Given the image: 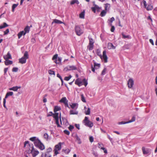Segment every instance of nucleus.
I'll return each mask as SVG.
<instances>
[{
  "label": "nucleus",
  "instance_id": "1",
  "mask_svg": "<svg viewBox=\"0 0 157 157\" xmlns=\"http://www.w3.org/2000/svg\"><path fill=\"white\" fill-rule=\"evenodd\" d=\"M29 140L33 142L35 146L40 150H43L45 149L44 146L38 138L36 137H33L30 138Z\"/></svg>",
  "mask_w": 157,
  "mask_h": 157
},
{
  "label": "nucleus",
  "instance_id": "2",
  "mask_svg": "<svg viewBox=\"0 0 157 157\" xmlns=\"http://www.w3.org/2000/svg\"><path fill=\"white\" fill-rule=\"evenodd\" d=\"M96 53L98 56H100L101 59H103L104 60L105 63H107V62L108 58L106 55V51L105 50L103 51L102 56L101 54L100 51L98 49L97 50Z\"/></svg>",
  "mask_w": 157,
  "mask_h": 157
},
{
  "label": "nucleus",
  "instance_id": "3",
  "mask_svg": "<svg viewBox=\"0 0 157 157\" xmlns=\"http://www.w3.org/2000/svg\"><path fill=\"white\" fill-rule=\"evenodd\" d=\"M75 29L76 33L79 36L83 34L84 32L83 27L79 25H75Z\"/></svg>",
  "mask_w": 157,
  "mask_h": 157
},
{
  "label": "nucleus",
  "instance_id": "4",
  "mask_svg": "<svg viewBox=\"0 0 157 157\" xmlns=\"http://www.w3.org/2000/svg\"><path fill=\"white\" fill-rule=\"evenodd\" d=\"M29 58V55L27 51H25L24 53V56L19 59V62L21 64L26 63V60Z\"/></svg>",
  "mask_w": 157,
  "mask_h": 157
},
{
  "label": "nucleus",
  "instance_id": "5",
  "mask_svg": "<svg viewBox=\"0 0 157 157\" xmlns=\"http://www.w3.org/2000/svg\"><path fill=\"white\" fill-rule=\"evenodd\" d=\"M63 144V143L59 142L55 146L54 151L55 155H56L59 153L58 151L61 149L62 145Z\"/></svg>",
  "mask_w": 157,
  "mask_h": 157
},
{
  "label": "nucleus",
  "instance_id": "6",
  "mask_svg": "<svg viewBox=\"0 0 157 157\" xmlns=\"http://www.w3.org/2000/svg\"><path fill=\"white\" fill-rule=\"evenodd\" d=\"M83 122L84 125L86 126L91 128L93 126V123L88 120V117H85Z\"/></svg>",
  "mask_w": 157,
  "mask_h": 157
},
{
  "label": "nucleus",
  "instance_id": "7",
  "mask_svg": "<svg viewBox=\"0 0 157 157\" xmlns=\"http://www.w3.org/2000/svg\"><path fill=\"white\" fill-rule=\"evenodd\" d=\"M142 3L144 4V7L147 10H152L153 8L152 5L151 4H149L147 6L146 2L145 0L143 1Z\"/></svg>",
  "mask_w": 157,
  "mask_h": 157
},
{
  "label": "nucleus",
  "instance_id": "8",
  "mask_svg": "<svg viewBox=\"0 0 157 157\" xmlns=\"http://www.w3.org/2000/svg\"><path fill=\"white\" fill-rule=\"evenodd\" d=\"M142 150L143 153L144 155L150 154L151 152V150L149 148H146L144 147H142Z\"/></svg>",
  "mask_w": 157,
  "mask_h": 157
},
{
  "label": "nucleus",
  "instance_id": "9",
  "mask_svg": "<svg viewBox=\"0 0 157 157\" xmlns=\"http://www.w3.org/2000/svg\"><path fill=\"white\" fill-rule=\"evenodd\" d=\"M77 69V68L75 66H68L64 68V70L66 71L71 70H76Z\"/></svg>",
  "mask_w": 157,
  "mask_h": 157
},
{
  "label": "nucleus",
  "instance_id": "10",
  "mask_svg": "<svg viewBox=\"0 0 157 157\" xmlns=\"http://www.w3.org/2000/svg\"><path fill=\"white\" fill-rule=\"evenodd\" d=\"M94 7H92L91 8V10H92L94 13H95L96 11H97L98 12H99L100 11V10L101 9V7H100L98 5H96V4H94Z\"/></svg>",
  "mask_w": 157,
  "mask_h": 157
},
{
  "label": "nucleus",
  "instance_id": "11",
  "mask_svg": "<svg viewBox=\"0 0 157 157\" xmlns=\"http://www.w3.org/2000/svg\"><path fill=\"white\" fill-rule=\"evenodd\" d=\"M93 40H90L89 45L87 46V48L89 50H92L93 48L94 42Z\"/></svg>",
  "mask_w": 157,
  "mask_h": 157
},
{
  "label": "nucleus",
  "instance_id": "12",
  "mask_svg": "<svg viewBox=\"0 0 157 157\" xmlns=\"http://www.w3.org/2000/svg\"><path fill=\"white\" fill-rule=\"evenodd\" d=\"M127 85L128 87L131 88L133 87L134 85V81L133 79L132 78H130L128 82Z\"/></svg>",
  "mask_w": 157,
  "mask_h": 157
},
{
  "label": "nucleus",
  "instance_id": "13",
  "mask_svg": "<svg viewBox=\"0 0 157 157\" xmlns=\"http://www.w3.org/2000/svg\"><path fill=\"white\" fill-rule=\"evenodd\" d=\"M31 152L33 157H35L39 153V151L37 150H36L33 147L32 148Z\"/></svg>",
  "mask_w": 157,
  "mask_h": 157
},
{
  "label": "nucleus",
  "instance_id": "14",
  "mask_svg": "<svg viewBox=\"0 0 157 157\" xmlns=\"http://www.w3.org/2000/svg\"><path fill=\"white\" fill-rule=\"evenodd\" d=\"M75 84L77 85L79 87L83 85L82 82L79 78L77 79L75 81Z\"/></svg>",
  "mask_w": 157,
  "mask_h": 157
},
{
  "label": "nucleus",
  "instance_id": "15",
  "mask_svg": "<svg viewBox=\"0 0 157 157\" xmlns=\"http://www.w3.org/2000/svg\"><path fill=\"white\" fill-rule=\"evenodd\" d=\"M3 57L5 60L12 59L11 56L9 52H8L6 55H4Z\"/></svg>",
  "mask_w": 157,
  "mask_h": 157
},
{
  "label": "nucleus",
  "instance_id": "16",
  "mask_svg": "<svg viewBox=\"0 0 157 157\" xmlns=\"http://www.w3.org/2000/svg\"><path fill=\"white\" fill-rule=\"evenodd\" d=\"M70 106L72 109H77L78 107V104L77 103H73L70 104Z\"/></svg>",
  "mask_w": 157,
  "mask_h": 157
},
{
  "label": "nucleus",
  "instance_id": "17",
  "mask_svg": "<svg viewBox=\"0 0 157 157\" xmlns=\"http://www.w3.org/2000/svg\"><path fill=\"white\" fill-rule=\"evenodd\" d=\"M74 137L76 139L75 141L77 142V143L78 144H80L82 143V141L80 138L77 134L74 136Z\"/></svg>",
  "mask_w": 157,
  "mask_h": 157
},
{
  "label": "nucleus",
  "instance_id": "18",
  "mask_svg": "<svg viewBox=\"0 0 157 157\" xmlns=\"http://www.w3.org/2000/svg\"><path fill=\"white\" fill-rule=\"evenodd\" d=\"M21 87L20 86H13L12 87L10 88H9V90H13L14 91H17V90L19 89H20L21 88Z\"/></svg>",
  "mask_w": 157,
  "mask_h": 157
},
{
  "label": "nucleus",
  "instance_id": "19",
  "mask_svg": "<svg viewBox=\"0 0 157 157\" xmlns=\"http://www.w3.org/2000/svg\"><path fill=\"white\" fill-rule=\"evenodd\" d=\"M78 113V112L76 110V109L71 110L70 111V114L71 115H77Z\"/></svg>",
  "mask_w": 157,
  "mask_h": 157
},
{
  "label": "nucleus",
  "instance_id": "20",
  "mask_svg": "<svg viewBox=\"0 0 157 157\" xmlns=\"http://www.w3.org/2000/svg\"><path fill=\"white\" fill-rule=\"evenodd\" d=\"M68 101L67 100L66 98L65 97H63L59 101V102L61 103H63L65 104L67 102H68Z\"/></svg>",
  "mask_w": 157,
  "mask_h": 157
},
{
  "label": "nucleus",
  "instance_id": "21",
  "mask_svg": "<svg viewBox=\"0 0 157 157\" xmlns=\"http://www.w3.org/2000/svg\"><path fill=\"white\" fill-rule=\"evenodd\" d=\"M30 28L28 26H26L24 29V32L25 33V34H26L27 33H29L30 30Z\"/></svg>",
  "mask_w": 157,
  "mask_h": 157
},
{
  "label": "nucleus",
  "instance_id": "22",
  "mask_svg": "<svg viewBox=\"0 0 157 157\" xmlns=\"http://www.w3.org/2000/svg\"><path fill=\"white\" fill-rule=\"evenodd\" d=\"M5 64L6 65H9L12 64L13 63V61L9 59L5 60Z\"/></svg>",
  "mask_w": 157,
  "mask_h": 157
},
{
  "label": "nucleus",
  "instance_id": "23",
  "mask_svg": "<svg viewBox=\"0 0 157 157\" xmlns=\"http://www.w3.org/2000/svg\"><path fill=\"white\" fill-rule=\"evenodd\" d=\"M13 94V92L12 91L9 92L7 93L4 99H6L9 96H12Z\"/></svg>",
  "mask_w": 157,
  "mask_h": 157
},
{
  "label": "nucleus",
  "instance_id": "24",
  "mask_svg": "<svg viewBox=\"0 0 157 157\" xmlns=\"http://www.w3.org/2000/svg\"><path fill=\"white\" fill-rule=\"evenodd\" d=\"M108 48L109 49L111 48L114 49L115 48V47L113 46V44L112 43H108Z\"/></svg>",
  "mask_w": 157,
  "mask_h": 157
},
{
  "label": "nucleus",
  "instance_id": "25",
  "mask_svg": "<svg viewBox=\"0 0 157 157\" xmlns=\"http://www.w3.org/2000/svg\"><path fill=\"white\" fill-rule=\"evenodd\" d=\"M25 34L24 32V31H22L20 32L18 34V38L20 39L22 35H25Z\"/></svg>",
  "mask_w": 157,
  "mask_h": 157
},
{
  "label": "nucleus",
  "instance_id": "26",
  "mask_svg": "<svg viewBox=\"0 0 157 157\" xmlns=\"http://www.w3.org/2000/svg\"><path fill=\"white\" fill-rule=\"evenodd\" d=\"M53 23H55L58 24H61L63 23V22L61 21L56 19H55L54 20L53 22H52V24H53Z\"/></svg>",
  "mask_w": 157,
  "mask_h": 157
},
{
  "label": "nucleus",
  "instance_id": "27",
  "mask_svg": "<svg viewBox=\"0 0 157 157\" xmlns=\"http://www.w3.org/2000/svg\"><path fill=\"white\" fill-rule=\"evenodd\" d=\"M122 38L124 39L128 38L129 39H131V36L128 35H125L123 33L122 34Z\"/></svg>",
  "mask_w": 157,
  "mask_h": 157
},
{
  "label": "nucleus",
  "instance_id": "28",
  "mask_svg": "<svg viewBox=\"0 0 157 157\" xmlns=\"http://www.w3.org/2000/svg\"><path fill=\"white\" fill-rule=\"evenodd\" d=\"M100 66V64L99 63H97L96 62L94 63V67L96 69L99 68Z\"/></svg>",
  "mask_w": 157,
  "mask_h": 157
},
{
  "label": "nucleus",
  "instance_id": "29",
  "mask_svg": "<svg viewBox=\"0 0 157 157\" xmlns=\"http://www.w3.org/2000/svg\"><path fill=\"white\" fill-rule=\"evenodd\" d=\"M85 16V11L82 12L79 14V17L80 18L84 19V18Z\"/></svg>",
  "mask_w": 157,
  "mask_h": 157
},
{
  "label": "nucleus",
  "instance_id": "30",
  "mask_svg": "<svg viewBox=\"0 0 157 157\" xmlns=\"http://www.w3.org/2000/svg\"><path fill=\"white\" fill-rule=\"evenodd\" d=\"M75 3H76L77 4H79V2L78 0H72L70 4L71 5H73Z\"/></svg>",
  "mask_w": 157,
  "mask_h": 157
},
{
  "label": "nucleus",
  "instance_id": "31",
  "mask_svg": "<svg viewBox=\"0 0 157 157\" xmlns=\"http://www.w3.org/2000/svg\"><path fill=\"white\" fill-rule=\"evenodd\" d=\"M53 117L55 120L59 119V113H55L53 114Z\"/></svg>",
  "mask_w": 157,
  "mask_h": 157
},
{
  "label": "nucleus",
  "instance_id": "32",
  "mask_svg": "<svg viewBox=\"0 0 157 157\" xmlns=\"http://www.w3.org/2000/svg\"><path fill=\"white\" fill-rule=\"evenodd\" d=\"M18 3H17V4H14L12 6V11L13 12H14V10L15 8L18 6Z\"/></svg>",
  "mask_w": 157,
  "mask_h": 157
},
{
  "label": "nucleus",
  "instance_id": "33",
  "mask_svg": "<svg viewBox=\"0 0 157 157\" xmlns=\"http://www.w3.org/2000/svg\"><path fill=\"white\" fill-rule=\"evenodd\" d=\"M8 25H7L6 23L4 22L3 23L2 25L0 26V29H2L6 27H8Z\"/></svg>",
  "mask_w": 157,
  "mask_h": 157
},
{
  "label": "nucleus",
  "instance_id": "34",
  "mask_svg": "<svg viewBox=\"0 0 157 157\" xmlns=\"http://www.w3.org/2000/svg\"><path fill=\"white\" fill-rule=\"evenodd\" d=\"M61 109V108L57 106H56L55 107L54 109V112L56 113L57 111H58Z\"/></svg>",
  "mask_w": 157,
  "mask_h": 157
},
{
  "label": "nucleus",
  "instance_id": "35",
  "mask_svg": "<svg viewBox=\"0 0 157 157\" xmlns=\"http://www.w3.org/2000/svg\"><path fill=\"white\" fill-rule=\"evenodd\" d=\"M106 13V11L105 10H103L101 12L100 16L101 17H104L105 16Z\"/></svg>",
  "mask_w": 157,
  "mask_h": 157
},
{
  "label": "nucleus",
  "instance_id": "36",
  "mask_svg": "<svg viewBox=\"0 0 157 157\" xmlns=\"http://www.w3.org/2000/svg\"><path fill=\"white\" fill-rule=\"evenodd\" d=\"M82 82V84H83V85H84L85 86H86L88 84L87 80L85 78H84Z\"/></svg>",
  "mask_w": 157,
  "mask_h": 157
},
{
  "label": "nucleus",
  "instance_id": "37",
  "mask_svg": "<svg viewBox=\"0 0 157 157\" xmlns=\"http://www.w3.org/2000/svg\"><path fill=\"white\" fill-rule=\"evenodd\" d=\"M136 120V117L135 116H133L132 117V119L128 121V123H130L133 122L134 121Z\"/></svg>",
  "mask_w": 157,
  "mask_h": 157
},
{
  "label": "nucleus",
  "instance_id": "38",
  "mask_svg": "<svg viewBox=\"0 0 157 157\" xmlns=\"http://www.w3.org/2000/svg\"><path fill=\"white\" fill-rule=\"evenodd\" d=\"M81 100L82 101L84 102H86V101L85 99V97L83 94H81Z\"/></svg>",
  "mask_w": 157,
  "mask_h": 157
},
{
  "label": "nucleus",
  "instance_id": "39",
  "mask_svg": "<svg viewBox=\"0 0 157 157\" xmlns=\"http://www.w3.org/2000/svg\"><path fill=\"white\" fill-rule=\"evenodd\" d=\"M90 108H88L87 111H85V113L86 115H90Z\"/></svg>",
  "mask_w": 157,
  "mask_h": 157
},
{
  "label": "nucleus",
  "instance_id": "40",
  "mask_svg": "<svg viewBox=\"0 0 157 157\" xmlns=\"http://www.w3.org/2000/svg\"><path fill=\"white\" fill-rule=\"evenodd\" d=\"M71 77H72V76H71V75H69V76L65 77L64 78V80L66 81H68L71 78Z\"/></svg>",
  "mask_w": 157,
  "mask_h": 157
},
{
  "label": "nucleus",
  "instance_id": "41",
  "mask_svg": "<svg viewBox=\"0 0 157 157\" xmlns=\"http://www.w3.org/2000/svg\"><path fill=\"white\" fill-rule=\"evenodd\" d=\"M98 147L99 148H100L101 149V148H104L103 147L104 145L103 144L101 143H99L98 144Z\"/></svg>",
  "mask_w": 157,
  "mask_h": 157
},
{
  "label": "nucleus",
  "instance_id": "42",
  "mask_svg": "<svg viewBox=\"0 0 157 157\" xmlns=\"http://www.w3.org/2000/svg\"><path fill=\"white\" fill-rule=\"evenodd\" d=\"M48 73L50 75H55V72L54 71L51 70H48Z\"/></svg>",
  "mask_w": 157,
  "mask_h": 157
},
{
  "label": "nucleus",
  "instance_id": "43",
  "mask_svg": "<svg viewBox=\"0 0 157 157\" xmlns=\"http://www.w3.org/2000/svg\"><path fill=\"white\" fill-rule=\"evenodd\" d=\"M63 151L65 153L67 154H69L71 151V150L69 149H67L65 150L63 149Z\"/></svg>",
  "mask_w": 157,
  "mask_h": 157
},
{
  "label": "nucleus",
  "instance_id": "44",
  "mask_svg": "<svg viewBox=\"0 0 157 157\" xmlns=\"http://www.w3.org/2000/svg\"><path fill=\"white\" fill-rule=\"evenodd\" d=\"M115 21V18L113 17H112L110 19H109L108 21V22H110L111 23H112L113 22Z\"/></svg>",
  "mask_w": 157,
  "mask_h": 157
},
{
  "label": "nucleus",
  "instance_id": "45",
  "mask_svg": "<svg viewBox=\"0 0 157 157\" xmlns=\"http://www.w3.org/2000/svg\"><path fill=\"white\" fill-rule=\"evenodd\" d=\"M106 71V68H104L103 71H102L101 73V75H104L105 74V72Z\"/></svg>",
  "mask_w": 157,
  "mask_h": 157
},
{
  "label": "nucleus",
  "instance_id": "46",
  "mask_svg": "<svg viewBox=\"0 0 157 157\" xmlns=\"http://www.w3.org/2000/svg\"><path fill=\"white\" fill-rule=\"evenodd\" d=\"M44 137L45 139L48 140V134L47 133H45L44 135Z\"/></svg>",
  "mask_w": 157,
  "mask_h": 157
},
{
  "label": "nucleus",
  "instance_id": "47",
  "mask_svg": "<svg viewBox=\"0 0 157 157\" xmlns=\"http://www.w3.org/2000/svg\"><path fill=\"white\" fill-rule=\"evenodd\" d=\"M18 70V68L17 67H14L13 68L12 71L13 72H17Z\"/></svg>",
  "mask_w": 157,
  "mask_h": 157
},
{
  "label": "nucleus",
  "instance_id": "48",
  "mask_svg": "<svg viewBox=\"0 0 157 157\" xmlns=\"http://www.w3.org/2000/svg\"><path fill=\"white\" fill-rule=\"evenodd\" d=\"M128 121L125 122V121H122L118 122V124H125L128 123Z\"/></svg>",
  "mask_w": 157,
  "mask_h": 157
},
{
  "label": "nucleus",
  "instance_id": "49",
  "mask_svg": "<svg viewBox=\"0 0 157 157\" xmlns=\"http://www.w3.org/2000/svg\"><path fill=\"white\" fill-rule=\"evenodd\" d=\"M55 120L56 121V124H57V127H61V126L59 125V119H56Z\"/></svg>",
  "mask_w": 157,
  "mask_h": 157
},
{
  "label": "nucleus",
  "instance_id": "50",
  "mask_svg": "<svg viewBox=\"0 0 157 157\" xmlns=\"http://www.w3.org/2000/svg\"><path fill=\"white\" fill-rule=\"evenodd\" d=\"M58 57V55L57 54L54 55L52 58V59L53 60H55V59H57Z\"/></svg>",
  "mask_w": 157,
  "mask_h": 157
},
{
  "label": "nucleus",
  "instance_id": "51",
  "mask_svg": "<svg viewBox=\"0 0 157 157\" xmlns=\"http://www.w3.org/2000/svg\"><path fill=\"white\" fill-rule=\"evenodd\" d=\"M63 132L65 134L68 135H69L70 133L69 131L67 130H64Z\"/></svg>",
  "mask_w": 157,
  "mask_h": 157
},
{
  "label": "nucleus",
  "instance_id": "52",
  "mask_svg": "<svg viewBox=\"0 0 157 157\" xmlns=\"http://www.w3.org/2000/svg\"><path fill=\"white\" fill-rule=\"evenodd\" d=\"M3 106H4V107L6 109L7 107H6V99H3Z\"/></svg>",
  "mask_w": 157,
  "mask_h": 157
},
{
  "label": "nucleus",
  "instance_id": "53",
  "mask_svg": "<svg viewBox=\"0 0 157 157\" xmlns=\"http://www.w3.org/2000/svg\"><path fill=\"white\" fill-rule=\"evenodd\" d=\"M68 128L70 131H72L74 129V127L72 125H70Z\"/></svg>",
  "mask_w": 157,
  "mask_h": 157
},
{
  "label": "nucleus",
  "instance_id": "54",
  "mask_svg": "<svg viewBox=\"0 0 157 157\" xmlns=\"http://www.w3.org/2000/svg\"><path fill=\"white\" fill-rule=\"evenodd\" d=\"M89 140L91 143L94 141V138L92 136H90L89 137Z\"/></svg>",
  "mask_w": 157,
  "mask_h": 157
},
{
  "label": "nucleus",
  "instance_id": "55",
  "mask_svg": "<svg viewBox=\"0 0 157 157\" xmlns=\"http://www.w3.org/2000/svg\"><path fill=\"white\" fill-rule=\"evenodd\" d=\"M53 113L52 112H50L48 113L47 115V117L52 116L53 115Z\"/></svg>",
  "mask_w": 157,
  "mask_h": 157
},
{
  "label": "nucleus",
  "instance_id": "56",
  "mask_svg": "<svg viewBox=\"0 0 157 157\" xmlns=\"http://www.w3.org/2000/svg\"><path fill=\"white\" fill-rule=\"evenodd\" d=\"M111 28L110 29V31H111V32H114L115 29V27L114 26H111Z\"/></svg>",
  "mask_w": 157,
  "mask_h": 157
},
{
  "label": "nucleus",
  "instance_id": "57",
  "mask_svg": "<svg viewBox=\"0 0 157 157\" xmlns=\"http://www.w3.org/2000/svg\"><path fill=\"white\" fill-rule=\"evenodd\" d=\"M52 149L51 147H49L47 149V152H50L52 151Z\"/></svg>",
  "mask_w": 157,
  "mask_h": 157
},
{
  "label": "nucleus",
  "instance_id": "58",
  "mask_svg": "<svg viewBox=\"0 0 157 157\" xmlns=\"http://www.w3.org/2000/svg\"><path fill=\"white\" fill-rule=\"evenodd\" d=\"M9 29H6V30L4 32V34L5 35L7 34V33L9 32Z\"/></svg>",
  "mask_w": 157,
  "mask_h": 157
},
{
  "label": "nucleus",
  "instance_id": "59",
  "mask_svg": "<svg viewBox=\"0 0 157 157\" xmlns=\"http://www.w3.org/2000/svg\"><path fill=\"white\" fill-rule=\"evenodd\" d=\"M124 49H128L129 48V45H125L124 46Z\"/></svg>",
  "mask_w": 157,
  "mask_h": 157
},
{
  "label": "nucleus",
  "instance_id": "60",
  "mask_svg": "<svg viewBox=\"0 0 157 157\" xmlns=\"http://www.w3.org/2000/svg\"><path fill=\"white\" fill-rule=\"evenodd\" d=\"M101 149L104 151V152L105 153H107V150L105 148H101Z\"/></svg>",
  "mask_w": 157,
  "mask_h": 157
},
{
  "label": "nucleus",
  "instance_id": "61",
  "mask_svg": "<svg viewBox=\"0 0 157 157\" xmlns=\"http://www.w3.org/2000/svg\"><path fill=\"white\" fill-rule=\"evenodd\" d=\"M95 68L93 67L92 65H91V70L92 71L94 72H95Z\"/></svg>",
  "mask_w": 157,
  "mask_h": 157
},
{
  "label": "nucleus",
  "instance_id": "62",
  "mask_svg": "<svg viewBox=\"0 0 157 157\" xmlns=\"http://www.w3.org/2000/svg\"><path fill=\"white\" fill-rule=\"evenodd\" d=\"M75 127L78 130L80 129V125L78 124H75Z\"/></svg>",
  "mask_w": 157,
  "mask_h": 157
},
{
  "label": "nucleus",
  "instance_id": "63",
  "mask_svg": "<svg viewBox=\"0 0 157 157\" xmlns=\"http://www.w3.org/2000/svg\"><path fill=\"white\" fill-rule=\"evenodd\" d=\"M29 142L28 141H25L24 143V146L25 147L27 144H29Z\"/></svg>",
  "mask_w": 157,
  "mask_h": 157
},
{
  "label": "nucleus",
  "instance_id": "64",
  "mask_svg": "<svg viewBox=\"0 0 157 157\" xmlns=\"http://www.w3.org/2000/svg\"><path fill=\"white\" fill-rule=\"evenodd\" d=\"M41 157H47V154L46 153H42L41 155Z\"/></svg>",
  "mask_w": 157,
  "mask_h": 157
}]
</instances>
